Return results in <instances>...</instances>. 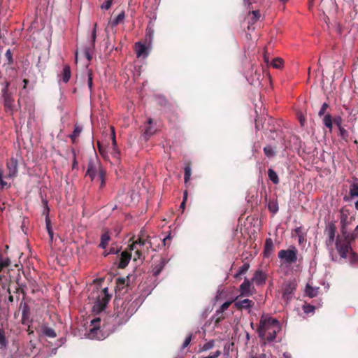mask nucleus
Wrapping results in <instances>:
<instances>
[{"instance_id": "12", "label": "nucleus", "mask_w": 358, "mask_h": 358, "mask_svg": "<svg viewBox=\"0 0 358 358\" xmlns=\"http://www.w3.org/2000/svg\"><path fill=\"white\" fill-rule=\"evenodd\" d=\"M131 257V254L129 251H123L120 257V262L118 264V268H124L129 264Z\"/></svg>"}, {"instance_id": "7", "label": "nucleus", "mask_w": 358, "mask_h": 358, "mask_svg": "<svg viewBox=\"0 0 358 358\" xmlns=\"http://www.w3.org/2000/svg\"><path fill=\"white\" fill-rule=\"evenodd\" d=\"M18 160L17 158L12 157L6 164L7 173L5 176L6 178H15L18 173Z\"/></svg>"}, {"instance_id": "35", "label": "nucleus", "mask_w": 358, "mask_h": 358, "mask_svg": "<svg viewBox=\"0 0 358 358\" xmlns=\"http://www.w3.org/2000/svg\"><path fill=\"white\" fill-rule=\"evenodd\" d=\"M252 17L250 19V21L249 23L254 24L259 19L261 15H260L259 10H253L252 12Z\"/></svg>"}, {"instance_id": "41", "label": "nucleus", "mask_w": 358, "mask_h": 358, "mask_svg": "<svg viewBox=\"0 0 358 358\" xmlns=\"http://www.w3.org/2000/svg\"><path fill=\"white\" fill-rule=\"evenodd\" d=\"M251 358H273V357L270 352H266L255 355L252 356Z\"/></svg>"}, {"instance_id": "10", "label": "nucleus", "mask_w": 358, "mask_h": 358, "mask_svg": "<svg viewBox=\"0 0 358 358\" xmlns=\"http://www.w3.org/2000/svg\"><path fill=\"white\" fill-rule=\"evenodd\" d=\"M252 282L245 278L243 282L239 287L241 296H250L252 295L251 290Z\"/></svg>"}, {"instance_id": "39", "label": "nucleus", "mask_w": 358, "mask_h": 358, "mask_svg": "<svg viewBox=\"0 0 358 358\" xmlns=\"http://www.w3.org/2000/svg\"><path fill=\"white\" fill-rule=\"evenodd\" d=\"M349 259L351 264L358 262V255L355 252H352V250L350 252Z\"/></svg>"}, {"instance_id": "18", "label": "nucleus", "mask_w": 358, "mask_h": 358, "mask_svg": "<svg viewBox=\"0 0 358 358\" xmlns=\"http://www.w3.org/2000/svg\"><path fill=\"white\" fill-rule=\"evenodd\" d=\"M274 250V244L271 238H267L265 241L264 245V254L266 256H268Z\"/></svg>"}, {"instance_id": "56", "label": "nucleus", "mask_w": 358, "mask_h": 358, "mask_svg": "<svg viewBox=\"0 0 358 358\" xmlns=\"http://www.w3.org/2000/svg\"><path fill=\"white\" fill-rule=\"evenodd\" d=\"M101 320L99 317L94 318L92 320V324L94 326V329H98V324L100 322Z\"/></svg>"}, {"instance_id": "42", "label": "nucleus", "mask_w": 358, "mask_h": 358, "mask_svg": "<svg viewBox=\"0 0 358 358\" xmlns=\"http://www.w3.org/2000/svg\"><path fill=\"white\" fill-rule=\"evenodd\" d=\"M96 23L94 24V29L92 31L91 38H92V46L94 47V43L96 38Z\"/></svg>"}, {"instance_id": "61", "label": "nucleus", "mask_w": 358, "mask_h": 358, "mask_svg": "<svg viewBox=\"0 0 358 358\" xmlns=\"http://www.w3.org/2000/svg\"><path fill=\"white\" fill-rule=\"evenodd\" d=\"M29 316H27V315H24L23 316V315H22L21 320H22V323L23 324H27L29 323Z\"/></svg>"}, {"instance_id": "33", "label": "nucleus", "mask_w": 358, "mask_h": 358, "mask_svg": "<svg viewBox=\"0 0 358 358\" xmlns=\"http://www.w3.org/2000/svg\"><path fill=\"white\" fill-rule=\"evenodd\" d=\"M124 19V13L121 12L112 22V26H117L122 23Z\"/></svg>"}, {"instance_id": "5", "label": "nucleus", "mask_w": 358, "mask_h": 358, "mask_svg": "<svg viewBox=\"0 0 358 358\" xmlns=\"http://www.w3.org/2000/svg\"><path fill=\"white\" fill-rule=\"evenodd\" d=\"M101 171H106V170L102 167L101 162L97 159H90L88 162L86 176L94 180Z\"/></svg>"}, {"instance_id": "59", "label": "nucleus", "mask_w": 358, "mask_h": 358, "mask_svg": "<svg viewBox=\"0 0 358 358\" xmlns=\"http://www.w3.org/2000/svg\"><path fill=\"white\" fill-rule=\"evenodd\" d=\"M315 310L314 306L308 305L304 307V312L306 313L313 312Z\"/></svg>"}, {"instance_id": "34", "label": "nucleus", "mask_w": 358, "mask_h": 358, "mask_svg": "<svg viewBox=\"0 0 358 358\" xmlns=\"http://www.w3.org/2000/svg\"><path fill=\"white\" fill-rule=\"evenodd\" d=\"M191 174H192V169H191L190 165H187L185 167V176H184V180H185V183H187V182L190 180Z\"/></svg>"}, {"instance_id": "50", "label": "nucleus", "mask_w": 358, "mask_h": 358, "mask_svg": "<svg viewBox=\"0 0 358 358\" xmlns=\"http://www.w3.org/2000/svg\"><path fill=\"white\" fill-rule=\"evenodd\" d=\"M5 57L7 59L8 64H11L13 61V55H12V52H11V51L10 50H8L6 52Z\"/></svg>"}, {"instance_id": "23", "label": "nucleus", "mask_w": 358, "mask_h": 358, "mask_svg": "<svg viewBox=\"0 0 358 358\" xmlns=\"http://www.w3.org/2000/svg\"><path fill=\"white\" fill-rule=\"evenodd\" d=\"M71 78V69L69 65H65L63 69V71L62 73V79L64 83L69 82Z\"/></svg>"}, {"instance_id": "3", "label": "nucleus", "mask_w": 358, "mask_h": 358, "mask_svg": "<svg viewBox=\"0 0 358 358\" xmlns=\"http://www.w3.org/2000/svg\"><path fill=\"white\" fill-rule=\"evenodd\" d=\"M298 250L294 246H290L287 250H281L278 253V258L282 264H292L297 261Z\"/></svg>"}, {"instance_id": "8", "label": "nucleus", "mask_w": 358, "mask_h": 358, "mask_svg": "<svg viewBox=\"0 0 358 358\" xmlns=\"http://www.w3.org/2000/svg\"><path fill=\"white\" fill-rule=\"evenodd\" d=\"M242 296H243L239 295L235 299L234 301V306L239 310H246L250 313L251 308L255 305V302L248 299L242 300L241 299Z\"/></svg>"}, {"instance_id": "51", "label": "nucleus", "mask_w": 358, "mask_h": 358, "mask_svg": "<svg viewBox=\"0 0 358 358\" xmlns=\"http://www.w3.org/2000/svg\"><path fill=\"white\" fill-rule=\"evenodd\" d=\"M154 132L155 131L151 128V127H148L145 130L144 136L145 137L148 138L154 134Z\"/></svg>"}, {"instance_id": "17", "label": "nucleus", "mask_w": 358, "mask_h": 358, "mask_svg": "<svg viewBox=\"0 0 358 358\" xmlns=\"http://www.w3.org/2000/svg\"><path fill=\"white\" fill-rule=\"evenodd\" d=\"M224 318L225 315L224 313L217 310L216 313L211 317V320L214 321V328L218 327L220 322Z\"/></svg>"}, {"instance_id": "54", "label": "nucleus", "mask_w": 358, "mask_h": 358, "mask_svg": "<svg viewBox=\"0 0 358 358\" xmlns=\"http://www.w3.org/2000/svg\"><path fill=\"white\" fill-rule=\"evenodd\" d=\"M22 315H23V316L27 315L29 317V308L26 303L24 304Z\"/></svg>"}, {"instance_id": "49", "label": "nucleus", "mask_w": 358, "mask_h": 358, "mask_svg": "<svg viewBox=\"0 0 358 358\" xmlns=\"http://www.w3.org/2000/svg\"><path fill=\"white\" fill-rule=\"evenodd\" d=\"M328 108H329V104L327 103H324L322 105V107L318 113L319 116H320V117L322 116L325 113V112Z\"/></svg>"}, {"instance_id": "48", "label": "nucleus", "mask_w": 358, "mask_h": 358, "mask_svg": "<svg viewBox=\"0 0 358 358\" xmlns=\"http://www.w3.org/2000/svg\"><path fill=\"white\" fill-rule=\"evenodd\" d=\"M334 123L338 127V128H340L342 127V122L343 119L340 116L335 117L333 120Z\"/></svg>"}, {"instance_id": "9", "label": "nucleus", "mask_w": 358, "mask_h": 358, "mask_svg": "<svg viewBox=\"0 0 358 358\" xmlns=\"http://www.w3.org/2000/svg\"><path fill=\"white\" fill-rule=\"evenodd\" d=\"M296 283L294 280L288 281L285 284L282 290L283 299L288 301L292 298L294 292L296 289Z\"/></svg>"}, {"instance_id": "20", "label": "nucleus", "mask_w": 358, "mask_h": 358, "mask_svg": "<svg viewBox=\"0 0 358 358\" xmlns=\"http://www.w3.org/2000/svg\"><path fill=\"white\" fill-rule=\"evenodd\" d=\"M350 195L352 197H358V179L354 178L350 187Z\"/></svg>"}, {"instance_id": "26", "label": "nucleus", "mask_w": 358, "mask_h": 358, "mask_svg": "<svg viewBox=\"0 0 358 358\" xmlns=\"http://www.w3.org/2000/svg\"><path fill=\"white\" fill-rule=\"evenodd\" d=\"M110 239V237L109 236L108 232H105L104 234H103L101 237L99 247L103 249L106 248L108 244Z\"/></svg>"}, {"instance_id": "37", "label": "nucleus", "mask_w": 358, "mask_h": 358, "mask_svg": "<svg viewBox=\"0 0 358 358\" xmlns=\"http://www.w3.org/2000/svg\"><path fill=\"white\" fill-rule=\"evenodd\" d=\"M7 342L3 330L0 329V348H5Z\"/></svg>"}, {"instance_id": "11", "label": "nucleus", "mask_w": 358, "mask_h": 358, "mask_svg": "<svg viewBox=\"0 0 358 358\" xmlns=\"http://www.w3.org/2000/svg\"><path fill=\"white\" fill-rule=\"evenodd\" d=\"M267 274L262 270L258 269L255 272L251 281L257 285H262L265 284Z\"/></svg>"}, {"instance_id": "38", "label": "nucleus", "mask_w": 358, "mask_h": 358, "mask_svg": "<svg viewBox=\"0 0 358 358\" xmlns=\"http://www.w3.org/2000/svg\"><path fill=\"white\" fill-rule=\"evenodd\" d=\"M214 345H215V341L213 340H211V341L206 343L203 345L202 350L203 351H206V350H210V349H212L214 347Z\"/></svg>"}, {"instance_id": "46", "label": "nucleus", "mask_w": 358, "mask_h": 358, "mask_svg": "<svg viewBox=\"0 0 358 358\" xmlns=\"http://www.w3.org/2000/svg\"><path fill=\"white\" fill-rule=\"evenodd\" d=\"M232 302H233L232 301H229L224 302L220 306V308L218 309V310L224 313L230 306V305L232 303Z\"/></svg>"}, {"instance_id": "15", "label": "nucleus", "mask_w": 358, "mask_h": 358, "mask_svg": "<svg viewBox=\"0 0 358 358\" xmlns=\"http://www.w3.org/2000/svg\"><path fill=\"white\" fill-rule=\"evenodd\" d=\"M146 243H148L150 247L152 246V243H151L150 241L149 240V236H148L146 238H144L143 237H142L141 236L138 237V238L135 242H134L132 244H131L129 246V250L130 251L134 250L136 248V245H145Z\"/></svg>"}, {"instance_id": "28", "label": "nucleus", "mask_w": 358, "mask_h": 358, "mask_svg": "<svg viewBox=\"0 0 358 358\" xmlns=\"http://www.w3.org/2000/svg\"><path fill=\"white\" fill-rule=\"evenodd\" d=\"M322 122H323V124L325 125V127H327L330 130L332 129L333 120H332L331 115L329 113H327V115H324Z\"/></svg>"}, {"instance_id": "32", "label": "nucleus", "mask_w": 358, "mask_h": 358, "mask_svg": "<svg viewBox=\"0 0 358 358\" xmlns=\"http://www.w3.org/2000/svg\"><path fill=\"white\" fill-rule=\"evenodd\" d=\"M283 64V60L280 57H275L271 62V65L275 69H281Z\"/></svg>"}, {"instance_id": "6", "label": "nucleus", "mask_w": 358, "mask_h": 358, "mask_svg": "<svg viewBox=\"0 0 358 358\" xmlns=\"http://www.w3.org/2000/svg\"><path fill=\"white\" fill-rule=\"evenodd\" d=\"M9 83L6 82L4 88L2 90V96L4 101V107L6 112L13 113V102L12 94L8 92Z\"/></svg>"}, {"instance_id": "44", "label": "nucleus", "mask_w": 358, "mask_h": 358, "mask_svg": "<svg viewBox=\"0 0 358 358\" xmlns=\"http://www.w3.org/2000/svg\"><path fill=\"white\" fill-rule=\"evenodd\" d=\"M87 76H88L87 85H88L90 90L92 91L93 82H92V73L91 71H88Z\"/></svg>"}, {"instance_id": "60", "label": "nucleus", "mask_w": 358, "mask_h": 358, "mask_svg": "<svg viewBox=\"0 0 358 358\" xmlns=\"http://www.w3.org/2000/svg\"><path fill=\"white\" fill-rule=\"evenodd\" d=\"M187 192L185 191L184 192L183 201H182V202L180 204V208H182V209L185 208V202H186V200H187Z\"/></svg>"}, {"instance_id": "43", "label": "nucleus", "mask_w": 358, "mask_h": 358, "mask_svg": "<svg viewBox=\"0 0 358 358\" xmlns=\"http://www.w3.org/2000/svg\"><path fill=\"white\" fill-rule=\"evenodd\" d=\"M46 229H47L48 233L51 240H52L53 231H52V227L50 226V221L48 218H46Z\"/></svg>"}, {"instance_id": "45", "label": "nucleus", "mask_w": 358, "mask_h": 358, "mask_svg": "<svg viewBox=\"0 0 358 358\" xmlns=\"http://www.w3.org/2000/svg\"><path fill=\"white\" fill-rule=\"evenodd\" d=\"M113 0H106L105 2L103 3V4L101 6V9L103 10H108L112 3Z\"/></svg>"}, {"instance_id": "14", "label": "nucleus", "mask_w": 358, "mask_h": 358, "mask_svg": "<svg viewBox=\"0 0 358 358\" xmlns=\"http://www.w3.org/2000/svg\"><path fill=\"white\" fill-rule=\"evenodd\" d=\"M40 331L41 333L46 337L55 338L57 336V334L55 330L46 324H42L40 327Z\"/></svg>"}, {"instance_id": "16", "label": "nucleus", "mask_w": 358, "mask_h": 358, "mask_svg": "<svg viewBox=\"0 0 358 358\" xmlns=\"http://www.w3.org/2000/svg\"><path fill=\"white\" fill-rule=\"evenodd\" d=\"M336 231V227L334 224H331L327 229V234L329 236L328 240L327 241V245L328 246L331 245L334 241L335 234Z\"/></svg>"}, {"instance_id": "25", "label": "nucleus", "mask_w": 358, "mask_h": 358, "mask_svg": "<svg viewBox=\"0 0 358 358\" xmlns=\"http://www.w3.org/2000/svg\"><path fill=\"white\" fill-rule=\"evenodd\" d=\"M268 178L272 181V182L273 184L278 185L279 183L280 180H279L278 176L273 169H268Z\"/></svg>"}, {"instance_id": "29", "label": "nucleus", "mask_w": 358, "mask_h": 358, "mask_svg": "<svg viewBox=\"0 0 358 358\" xmlns=\"http://www.w3.org/2000/svg\"><path fill=\"white\" fill-rule=\"evenodd\" d=\"M268 208L273 214H275L279 209L277 201L270 200L268 203Z\"/></svg>"}, {"instance_id": "57", "label": "nucleus", "mask_w": 358, "mask_h": 358, "mask_svg": "<svg viewBox=\"0 0 358 358\" xmlns=\"http://www.w3.org/2000/svg\"><path fill=\"white\" fill-rule=\"evenodd\" d=\"M221 355V352L220 350H217L212 355H210L207 357H205L203 358H217Z\"/></svg>"}, {"instance_id": "19", "label": "nucleus", "mask_w": 358, "mask_h": 358, "mask_svg": "<svg viewBox=\"0 0 358 358\" xmlns=\"http://www.w3.org/2000/svg\"><path fill=\"white\" fill-rule=\"evenodd\" d=\"M264 153L268 158L274 157L276 155V147H273L270 145H266L264 149Z\"/></svg>"}, {"instance_id": "40", "label": "nucleus", "mask_w": 358, "mask_h": 358, "mask_svg": "<svg viewBox=\"0 0 358 358\" xmlns=\"http://www.w3.org/2000/svg\"><path fill=\"white\" fill-rule=\"evenodd\" d=\"M250 264L248 263H244L238 270V274H245L249 269Z\"/></svg>"}, {"instance_id": "52", "label": "nucleus", "mask_w": 358, "mask_h": 358, "mask_svg": "<svg viewBox=\"0 0 358 358\" xmlns=\"http://www.w3.org/2000/svg\"><path fill=\"white\" fill-rule=\"evenodd\" d=\"M116 284L118 287H123L125 284V279L123 278H118L116 280Z\"/></svg>"}, {"instance_id": "63", "label": "nucleus", "mask_w": 358, "mask_h": 358, "mask_svg": "<svg viewBox=\"0 0 358 358\" xmlns=\"http://www.w3.org/2000/svg\"><path fill=\"white\" fill-rule=\"evenodd\" d=\"M7 292L9 294V296H8V301L10 302V303H13L14 301V297L11 294L10 288L8 289Z\"/></svg>"}, {"instance_id": "62", "label": "nucleus", "mask_w": 358, "mask_h": 358, "mask_svg": "<svg viewBox=\"0 0 358 358\" xmlns=\"http://www.w3.org/2000/svg\"><path fill=\"white\" fill-rule=\"evenodd\" d=\"M15 292L16 294H19L20 292L22 293V294L24 295L25 292H24V290L23 289V287H22L21 286H18V287H15Z\"/></svg>"}, {"instance_id": "58", "label": "nucleus", "mask_w": 358, "mask_h": 358, "mask_svg": "<svg viewBox=\"0 0 358 358\" xmlns=\"http://www.w3.org/2000/svg\"><path fill=\"white\" fill-rule=\"evenodd\" d=\"M10 187V185H8L7 184V182H5V181L3 180V176H2V177H1V181H0V189H3V188H5V187L8 188V187Z\"/></svg>"}, {"instance_id": "24", "label": "nucleus", "mask_w": 358, "mask_h": 358, "mask_svg": "<svg viewBox=\"0 0 358 358\" xmlns=\"http://www.w3.org/2000/svg\"><path fill=\"white\" fill-rule=\"evenodd\" d=\"M317 292L318 288L313 287L309 284H307L305 289V293L306 296L310 298H313L317 296Z\"/></svg>"}, {"instance_id": "21", "label": "nucleus", "mask_w": 358, "mask_h": 358, "mask_svg": "<svg viewBox=\"0 0 358 358\" xmlns=\"http://www.w3.org/2000/svg\"><path fill=\"white\" fill-rule=\"evenodd\" d=\"M112 130V141H113V155L115 158L119 159L120 158V152L117 149V143H116V138H115V130L113 127H111Z\"/></svg>"}, {"instance_id": "55", "label": "nucleus", "mask_w": 358, "mask_h": 358, "mask_svg": "<svg viewBox=\"0 0 358 358\" xmlns=\"http://www.w3.org/2000/svg\"><path fill=\"white\" fill-rule=\"evenodd\" d=\"M73 159L72 169H78V161L76 159V153H75L74 150H73Z\"/></svg>"}, {"instance_id": "4", "label": "nucleus", "mask_w": 358, "mask_h": 358, "mask_svg": "<svg viewBox=\"0 0 358 358\" xmlns=\"http://www.w3.org/2000/svg\"><path fill=\"white\" fill-rule=\"evenodd\" d=\"M336 248L342 258L346 259L348 254L352 250L350 241L348 236L341 238L337 236L336 239Z\"/></svg>"}, {"instance_id": "2", "label": "nucleus", "mask_w": 358, "mask_h": 358, "mask_svg": "<svg viewBox=\"0 0 358 358\" xmlns=\"http://www.w3.org/2000/svg\"><path fill=\"white\" fill-rule=\"evenodd\" d=\"M110 298L111 296L108 292V287L103 288L97 296L96 301L92 307V312L94 314L101 313L106 307L108 303L110 300Z\"/></svg>"}, {"instance_id": "27", "label": "nucleus", "mask_w": 358, "mask_h": 358, "mask_svg": "<svg viewBox=\"0 0 358 358\" xmlns=\"http://www.w3.org/2000/svg\"><path fill=\"white\" fill-rule=\"evenodd\" d=\"M81 131H82V128L77 124L75 125L74 130H73V133L69 136L73 143H76V138L79 136Z\"/></svg>"}, {"instance_id": "31", "label": "nucleus", "mask_w": 358, "mask_h": 358, "mask_svg": "<svg viewBox=\"0 0 358 358\" xmlns=\"http://www.w3.org/2000/svg\"><path fill=\"white\" fill-rule=\"evenodd\" d=\"M164 266V264L162 261H161L159 264H155L152 267V270L153 275L155 276H157L160 273L162 270L163 269Z\"/></svg>"}, {"instance_id": "22", "label": "nucleus", "mask_w": 358, "mask_h": 358, "mask_svg": "<svg viewBox=\"0 0 358 358\" xmlns=\"http://www.w3.org/2000/svg\"><path fill=\"white\" fill-rule=\"evenodd\" d=\"M11 262L8 257H3L0 253V273L3 272L5 268L10 266Z\"/></svg>"}, {"instance_id": "36", "label": "nucleus", "mask_w": 358, "mask_h": 358, "mask_svg": "<svg viewBox=\"0 0 358 358\" xmlns=\"http://www.w3.org/2000/svg\"><path fill=\"white\" fill-rule=\"evenodd\" d=\"M338 129L339 136H341V138L344 141H347L349 136L348 131L346 129H345L343 127L338 128Z\"/></svg>"}, {"instance_id": "13", "label": "nucleus", "mask_w": 358, "mask_h": 358, "mask_svg": "<svg viewBox=\"0 0 358 358\" xmlns=\"http://www.w3.org/2000/svg\"><path fill=\"white\" fill-rule=\"evenodd\" d=\"M135 52L137 57H146L148 55V48L145 44L141 42L136 43Z\"/></svg>"}, {"instance_id": "53", "label": "nucleus", "mask_w": 358, "mask_h": 358, "mask_svg": "<svg viewBox=\"0 0 358 358\" xmlns=\"http://www.w3.org/2000/svg\"><path fill=\"white\" fill-rule=\"evenodd\" d=\"M192 340V335H189L184 341V343L182 345V349H185L186 347L189 345Z\"/></svg>"}, {"instance_id": "1", "label": "nucleus", "mask_w": 358, "mask_h": 358, "mask_svg": "<svg viewBox=\"0 0 358 358\" xmlns=\"http://www.w3.org/2000/svg\"><path fill=\"white\" fill-rule=\"evenodd\" d=\"M281 329L279 321L269 315L263 314L257 328L259 337L271 342L275 340L276 334Z\"/></svg>"}, {"instance_id": "47", "label": "nucleus", "mask_w": 358, "mask_h": 358, "mask_svg": "<svg viewBox=\"0 0 358 358\" xmlns=\"http://www.w3.org/2000/svg\"><path fill=\"white\" fill-rule=\"evenodd\" d=\"M171 232H170L169 235L166 236L162 239L164 246H166V245L169 246L171 244Z\"/></svg>"}, {"instance_id": "30", "label": "nucleus", "mask_w": 358, "mask_h": 358, "mask_svg": "<svg viewBox=\"0 0 358 358\" xmlns=\"http://www.w3.org/2000/svg\"><path fill=\"white\" fill-rule=\"evenodd\" d=\"M97 180L100 182L99 189H103L106 186V171H101Z\"/></svg>"}, {"instance_id": "64", "label": "nucleus", "mask_w": 358, "mask_h": 358, "mask_svg": "<svg viewBox=\"0 0 358 358\" xmlns=\"http://www.w3.org/2000/svg\"><path fill=\"white\" fill-rule=\"evenodd\" d=\"M264 60L265 62V63H266L267 64H269V57L267 55V52H266V50H264Z\"/></svg>"}]
</instances>
